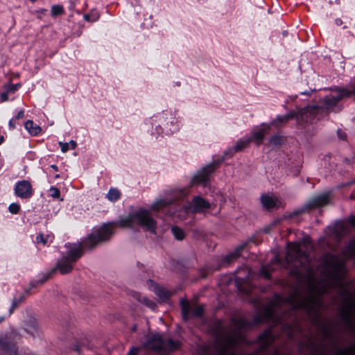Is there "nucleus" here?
<instances>
[{"label": "nucleus", "instance_id": "1", "mask_svg": "<svg viewBox=\"0 0 355 355\" xmlns=\"http://www.w3.org/2000/svg\"><path fill=\"white\" fill-rule=\"evenodd\" d=\"M343 261L331 255L324 259L322 280L316 282L311 272L306 275L298 270L291 272L298 281L299 285L285 300L293 309L302 308L309 313L316 315L320 306L319 295L328 287H337L343 300L342 316L347 327L355 329V293L349 285L343 282L345 271Z\"/></svg>", "mask_w": 355, "mask_h": 355}, {"label": "nucleus", "instance_id": "2", "mask_svg": "<svg viewBox=\"0 0 355 355\" xmlns=\"http://www.w3.org/2000/svg\"><path fill=\"white\" fill-rule=\"evenodd\" d=\"M140 225L145 230L156 233V222L146 210L141 209L121 218L118 224L121 227H132L134 223Z\"/></svg>", "mask_w": 355, "mask_h": 355}, {"label": "nucleus", "instance_id": "3", "mask_svg": "<svg viewBox=\"0 0 355 355\" xmlns=\"http://www.w3.org/2000/svg\"><path fill=\"white\" fill-rule=\"evenodd\" d=\"M69 248L67 255L62 258L57 263V268L62 274L71 272L73 268V263L83 254V246L80 243L69 245Z\"/></svg>", "mask_w": 355, "mask_h": 355}, {"label": "nucleus", "instance_id": "4", "mask_svg": "<svg viewBox=\"0 0 355 355\" xmlns=\"http://www.w3.org/2000/svg\"><path fill=\"white\" fill-rule=\"evenodd\" d=\"M317 110L316 107H306L297 113L290 112L286 115L278 116L274 121V123L278 125L280 123H286L289 119L295 117L297 119V121L309 122L316 114Z\"/></svg>", "mask_w": 355, "mask_h": 355}, {"label": "nucleus", "instance_id": "5", "mask_svg": "<svg viewBox=\"0 0 355 355\" xmlns=\"http://www.w3.org/2000/svg\"><path fill=\"white\" fill-rule=\"evenodd\" d=\"M112 225L105 224L94 233L89 235L85 240V246L89 250L94 249L100 243L106 241L112 234Z\"/></svg>", "mask_w": 355, "mask_h": 355}, {"label": "nucleus", "instance_id": "6", "mask_svg": "<svg viewBox=\"0 0 355 355\" xmlns=\"http://www.w3.org/2000/svg\"><path fill=\"white\" fill-rule=\"evenodd\" d=\"M220 162L214 161L207 166L199 170L192 179L193 182L205 183L209 180L210 174L214 173L216 168L219 166Z\"/></svg>", "mask_w": 355, "mask_h": 355}, {"label": "nucleus", "instance_id": "7", "mask_svg": "<svg viewBox=\"0 0 355 355\" xmlns=\"http://www.w3.org/2000/svg\"><path fill=\"white\" fill-rule=\"evenodd\" d=\"M211 207V204L200 196H195L191 204L186 207L187 211L191 213H202Z\"/></svg>", "mask_w": 355, "mask_h": 355}, {"label": "nucleus", "instance_id": "8", "mask_svg": "<svg viewBox=\"0 0 355 355\" xmlns=\"http://www.w3.org/2000/svg\"><path fill=\"white\" fill-rule=\"evenodd\" d=\"M330 202L329 194L323 193L314 196L306 204L301 211H305L309 209H315L329 204Z\"/></svg>", "mask_w": 355, "mask_h": 355}, {"label": "nucleus", "instance_id": "9", "mask_svg": "<svg viewBox=\"0 0 355 355\" xmlns=\"http://www.w3.org/2000/svg\"><path fill=\"white\" fill-rule=\"evenodd\" d=\"M300 244L299 243H290L288 245L287 253L286 259L288 263H291L296 259H300L302 262V259H306L305 254L300 250Z\"/></svg>", "mask_w": 355, "mask_h": 355}, {"label": "nucleus", "instance_id": "10", "mask_svg": "<svg viewBox=\"0 0 355 355\" xmlns=\"http://www.w3.org/2000/svg\"><path fill=\"white\" fill-rule=\"evenodd\" d=\"M15 193L21 198H29L33 194V189L31 182L28 180L18 182L15 187Z\"/></svg>", "mask_w": 355, "mask_h": 355}, {"label": "nucleus", "instance_id": "11", "mask_svg": "<svg viewBox=\"0 0 355 355\" xmlns=\"http://www.w3.org/2000/svg\"><path fill=\"white\" fill-rule=\"evenodd\" d=\"M182 316L184 320L189 319L191 315L193 317H200L204 312V308L201 305L194 306L191 311L190 304L187 301L181 302Z\"/></svg>", "mask_w": 355, "mask_h": 355}, {"label": "nucleus", "instance_id": "12", "mask_svg": "<svg viewBox=\"0 0 355 355\" xmlns=\"http://www.w3.org/2000/svg\"><path fill=\"white\" fill-rule=\"evenodd\" d=\"M144 345L148 349L161 350L163 340L158 334H148L146 336V342Z\"/></svg>", "mask_w": 355, "mask_h": 355}, {"label": "nucleus", "instance_id": "13", "mask_svg": "<svg viewBox=\"0 0 355 355\" xmlns=\"http://www.w3.org/2000/svg\"><path fill=\"white\" fill-rule=\"evenodd\" d=\"M347 92L346 90H342V92L339 94L325 97L323 100L325 107L330 108L335 105L339 100L344 96H347Z\"/></svg>", "mask_w": 355, "mask_h": 355}, {"label": "nucleus", "instance_id": "14", "mask_svg": "<svg viewBox=\"0 0 355 355\" xmlns=\"http://www.w3.org/2000/svg\"><path fill=\"white\" fill-rule=\"evenodd\" d=\"M261 202L266 209H271L277 206V200L270 196L263 195L261 197Z\"/></svg>", "mask_w": 355, "mask_h": 355}, {"label": "nucleus", "instance_id": "15", "mask_svg": "<svg viewBox=\"0 0 355 355\" xmlns=\"http://www.w3.org/2000/svg\"><path fill=\"white\" fill-rule=\"evenodd\" d=\"M25 128L28 130V132L32 135H38L42 129L40 126L35 125L34 122L31 120H28L25 123Z\"/></svg>", "mask_w": 355, "mask_h": 355}, {"label": "nucleus", "instance_id": "16", "mask_svg": "<svg viewBox=\"0 0 355 355\" xmlns=\"http://www.w3.org/2000/svg\"><path fill=\"white\" fill-rule=\"evenodd\" d=\"M154 292L157 295V297H159L160 300L164 301L169 297L171 295V293L166 290L165 288L155 286H154Z\"/></svg>", "mask_w": 355, "mask_h": 355}, {"label": "nucleus", "instance_id": "17", "mask_svg": "<svg viewBox=\"0 0 355 355\" xmlns=\"http://www.w3.org/2000/svg\"><path fill=\"white\" fill-rule=\"evenodd\" d=\"M172 202L171 200H167L164 199H159L156 200L151 206V209L153 211H158L168 205H169Z\"/></svg>", "mask_w": 355, "mask_h": 355}, {"label": "nucleus", "instance_id": "18", "mask_svg": "<svg viewBox=\"0 0 355 355\" xmlns=\"http://www.w3.org/2000/svg\"><path fill=\"white\" fill-rule=\"evenodd\" d=\"M179 347V343L174 341L171 339L168 340L166 342L163 341V345L161 350L173 351L178 349Z\"/></svg>", "mask_w": 355, "mask_h": 355}, {"label": "nucleus", "instance_id": "19", "mask_svg": "<svg viewBox=\"0 0 355 355\" xmlns=\"http://www.w3.org/2000/svg\"><path fill=\"white\" fill-rule=\"evenodd\" d=\"M250 141V139L245 140V141H239L236 144V146L234 147V148L231 149L230 150V152L232 155L234 153L242 150L243 149H244L245 148H246L248 146Z\"/></svg>", "mask_w": 355, "mask_h": 355}, {"label": "nucleus", "instance_id": "20", "mask_svg": "<svg viewBox=\"0 0 355 355\" xmlns=\"http://www.w3.org/2000/svg\"><path fill=\"white\" fill-rule=\"evenodd\" d=\"M272 340V336L270 334V332L267 331L265 332L261 337H260V343L263 346H266L268 345Z\"/></svg>", "mask_w": 355, "mask_h": 355}, {"label": "nucleus", "instance_id": "21", "mask_svg": "<svg viewBox=\"0 0 355 355\" xmlns=\"http://www.w3.org/2000/svg\"><path fill=\"white\" fill-rule=\"evenodd\" d=\"M171 232L178 240H182L184 238V232L180 227L175 226L171 228Z\"/></svg>", "mask_w": 355, "mask_h": 355}, {"label": "nucleus", "instance_id": "22", "mask_svg": "<svg viewBox=\"0 0 355 355\" xmlns=\"http://www.w3.org/2000/svg\"><path fill=\"white\" fill-rule=\"evenodd\" d=\"M107 197L110 201H116L120 197V192L116 189H110Z\"/></svg>", "mask_w": 355, "mask_h": 355}, {"label": "nucleus", "instance_id": "23", "mask_svg": "<svg viewBox=\"0 0 355 355\" xmlns=\"http://www.w3.org/2000/svg\"><path fill=\"white\" fill-rule=\"evenodd\" d=\"M51 12L53 17H56L64 13V8L60 5H53L51 7Z\"/></svg>", "mask_w": 355, "mask_h": 355}, {"label": "nucleus", "instance_id": "24", "mask_svg": "<svg viewBox=\"0 0 355 355\" xmlns=\"http://www.w3.org/2000/svg\"><path fill=\"white\" fill-rule=\"evenodd\" d=\"M344 254L347 257H353L355 255V242H351L345 249Z\"/></svg>", "mask_w": 355, "mask_h": 355}, {"label": "nucleus", "instance_id": "25", "mask_svg": "<svg viewBox=\"0 0 355 355\" xmlns=\"http://www.w3.org/2000/svg\"><path fill=\"white\" fill-rule=\"evenodd\" d=\"M263 136H264L263 130H260L259 131L255 132L253 134L252 139L250 140L251 141L252 139H253L257 144H259L261 143V140L263 139Z\"/></svg>", "mask_w": 355, "mask_h": 355}, {"label": "nucleus", "instance_id": "26", "mask_svg": "<svg viewBox=\"0 0 355 355\" xmlns=\"http://www.w3.org/2000/svg\"><path fill=\"white\" fill-rule=\"evenodd\" d=\"M336 355H355V345L345 350L338 351Z\"/></svg>", "mask_w": 355, "mask_h": 355}, {"label": "nucleus", "instance_id": "27", "mask_svg": "<svg viewBox=\"0 0 355 355\" xmlns=\"http://www.w3.org/2000/svg\"><path fill=\"white\" fill-rule=\"evenodd\" d=\"M284 139L282 137L275 135L270 138V144L273 146H279L283 142Z\"/></svg>", "mask_w": 355, "mask_h": 355}, {"label": "nucleus", "instance_id": "28", "mask_svg": "<svg viewBox=\"0 0 355 355\" xmlns=\"http://www.w3.org/2000/svg\"><path fill=\"white\" fill-rule=\"evenodd\" d=\"M240 256V254H239V250H236V252L232 253V254H230L229 255H227L225 259H224V261L225 262H227V263H230L232 261L236 259L237 257H239Z\"/></svg>", "mask_w": 355, "mask_h": 355}, {"label": "nucleus", "instance_id": "29", "mask_svg": "<svg viewBox=\"0 0 355 355\" xmlns=\"http://www.w3.org/2000/svg\"><path fill=\"white\" fill-rule=\"evenodd\" d=\"M8 210L11 214H16L20 210V206L17 203H12L8 207Z\"/></svg>", "mask_w": 355, "mask_h": 355}, {"label": "nucleus", "instance_id": "30", "mask_svg": "<svg viewBox=\"0 0 355 355\" xmlns=\"http://www.w3.org/2000/svg\"><path fill=\"white\" fill-rule=\"evenodd\" d=\"M141 302L152 309H154L155 308V304L153 302L148 300V298H146V297H143Z\"/></svg>", "mask_w": 355, "mask_h": 355}, {"label": "nucleus", "instance_id": "31", "mask_svg": "<svg viewBox=\"0 0 355 355\" xmlns=\"http://www.w3.org/2000/svg\"><path fill=\"white\" fill-rule=\"evenodd\" d=\"M11 91L12 90H7V91L2 92L0 94V99H1V102H5L8 100V96H9Z\"/></svg>", "mask_w": 355, "mask_h": 355}, {"label": "nucleus", "instance_id": "32", "mask_svg": "<svg viewBox=\"0 0 355 355\" xmlns=\"http://www.w3.org/2000/svg\"><path fill=\"white\" fill-rule=\"evenodd\" d=\"M272 269L269 266L263 267L261 269V274L266 278L270 277V272Z\"/></svg>", "mask_w": 355, "mask_h": 355}, {"label": "nucleus", "instance_id": "33", "mask_svg": "<svg viewBox=\"0 0 355 355\" xmlns=\"http://www.w3.org/2000/svg\"><path fill=\"white\" fill-rule=\"evenodd\" d=\"M307 348L312 352L318 350L317 346L313 341L309 340L307 343Z\"/></svg>", "mask_w": 355, "mask_h": 355}, {"label": "nucleus", "instance_id": "34", "mask_svg": "<svg viewBox=\"0 0 355 355\" xmlns=\"http://www.w3.org/2000/svg\"><path fill=\"white\" fill-rule=\"evenodd\" d=\"M52 191L51 196L53 198H58L60 196V191L55 187H51L50 189Z\"/></svg>", "mask_w": 355, "mask_h": 355}, {"label": "nucleus", "instance_id": "35", "mask_svg": "<svg viewBox=\"0 0 355 355\" xmlns=\"http://www.w3.org/2000/svg\"><path fill=\"white\" fill-rule=\"evenodd\" d=\"M59 145L61 147V150L63 153H66L69 150V144L68 143H63V142H59Z\"/></svg>", "mask_w": 355, "mask_h": 355}, {"label": "nucleus", "instance_id": "36", "mask_svg": "<svg viewBox=\"0 0 355 355\" xmlns=\"http://www.w3.org/2000/svg\"><path fill=\"white\" fill-rule=\"evenodd\" d=\"M36 241L37 243H42L43 245H45L46 243V239L44 238L42 234H40L37 236Z\"/></svg>", "mask_w": 355, "mask_h": 355}, {"label": "nucleus", "instance_id": "37", "mask_svg": "<svg viewBox=\"0 0 355 355\" xmlns=\"http://www.w3.org/2000/svg\"><path fill=\"white\" fill-rule=\"evenodd\" d=\"M138 352H139V348L132 347L128 352V355H137Z\"/></svg>", "mask_w": 355, "mask_h": 355}, {"label": "nucleus", "instance_id": "38", "mask_svg": "<svg viewBox=\"0 0 355 355\" xmlns=\"http://www.w3.org/2000/svg\"><path fill=\"white\" fill-rule=\"evenodd\" d=\"M83 17L87 21H95L98 19V17L91 19L90 16L89 15H85Z\"/></svg>", "mask_w": 355, "mask_h": 355}, {"label": "nucleus", "instance_id": "39", "mask_svg": "<svg viewBox=\"0 0 355 355\" xmlns=\"http://www.w3.org/2000/svg\"><path fill=\"white\" fill-rule=\"evenodd\" d=\"M17 302L16 301H14L11 306L10 311H9L10 314H11L12 313L13 310L17 307Z\"/></svg>", "mask_w": 355, "mask_h": 355}, {"label": "nucleus", "instance_id": "40", "mask_svg": "<svg viewBox=\"0 0 355 355\" xmlns=\"http://www.w3.org/2000/svg\"><path fill=\"white\" fill-rule=\"evenodd\" d=\"M349 223L355 227V216H351L349 218Z\"/></svg>", "mask_w": 355, "mask_h": 355}, {"label": "nucleus", "instance_id": "41", "mask_svg": "<svg viewBox=\"0 0 355 355\" xmlns=\"http://www.w3.org/2000/svg\"><path fill=\"white\" fill-rule=\"evenodd\" d=\"M24 117V111L23 110H21L19 111L17 116H16V118L19 119H22Z\"/></svg>", "mask_w": 355, "mask_h": 355}, {"label": "nucleus", "instance_id": "42", "mask_svg": "<svg viewBox=\"0 0 355 355\" xmlns=\"http://www.w3.org/2000/svg\"><path fill=\"white\" fill-rule=\"evenodd\" d=\"M68 144H69V146L70 145L71 148H73V149H74L76 147V143L73 140L70 141V142Z\"/></svg>", "mask_w": 355, "mask_h": 355}, {"label": "nucleus", "instance_id": "43", "mask_svg": "<svg viewBox=\"0 0 355 355\" xmlns=\"http://www.w3.org/2000/svg\"><path fill=\"white\" fill-rule=\"evenodd\" d=\"M9 125H10V128H15V123H14L13 120H12V119H11V120H10V121H9Z\"/></svg>", "mask_w": 355, "mask_h": 355}, {"label": "nucleus", "instance_id": "44", "mask_svg": "<svg viewBox=\"0 0 355 355\" xmlns=\"http://www.w3.org/2000/svg\"><path fill=\"white\" fill-rule=\"evenodd\" d=\"M309 239H304L303 241V245L306 247L307 245H309Z\"/></svg>", "mask_w": 355, "mask_h": 355}, {"label": "nucleus", "instance_id": "45", "mask_svg": "<svg viewBox=\"0 0 355 355\" xmlns=\"http://www.w3.org/2000/svg\"><path fill=\"white\" fill-rule=\"evenodd\" d=\"M350 87H351L352 89H355V79L352 80Z\"/></svg>", "mask_w": 355, "mask_h": 355}, {"label": "nucleus", "instance_id": "46", "mask_svg": "<svg viewBox=\"0 0 355 355\" xmlns=\"http://www.w3.org/2000/svg\"><path fill=\"white\" fill-rule=\"evenodd\" d=\"M279 262V258L275 257V259L272 261V263H278Z\"/></svg>", "mask_w": 355, "mask_h": 355}, {"label": "nucleus", "instance_id": "47", "mask_svg": "<svg viewBox=\"0 0 355 355\" xmlns=\"http://www.w3.org/2000/svg\"><path fill=\"white\" fill-rule=\"evenodd\" d=\"M283 301H284V299L282 298L281 297H278L277 299V304L281 303Z\"/></svg>", "mask_w": 355, "mask_h": 355}, {"label": "nucleus", "instance_id": "48", "mask_svg": "<svg viewBox=\"0 0 355 355\" xmlns=\"http://www.w3.org/2000/svg\"><path fill=\"white\" fill-rule=\"evenodd\" d=\"M49 278V275H46V276H45V278H44L43 280H42V281H41V282L42 283V282H45V281H46V279H48Z\"/></svg>", "mask_w": 355, "mask_h": 355}, {"label": "nucleus", "instance_id": "49", "mask_svg": "<svg viewBox=\"0 0 355 355\" xmlns=\"http://www.w3.org/2000/svg\"><path fill=\"white\" fill-rule=\"evenodd\" d=\"M336 24L337 25H340V24H341V20H340V19H336Z\"/></svg>", "mask_w": 355, "mask_h": 355}, {"label": "nucleus", "instance_id": "50", "mask_svg": "<svg viewBox=\"0 0 355 355\" xmlns=\"http://www.w3.org/2000/svg\"><path fill=\"white\" fill-rule=\"evenodd\" d=\"M32 323H33V327H35V326H36V324H37V322H36V321H35V319H33V320H32Z\"/></svg>", "mask_w": 355, "mask_h": 355}, {"label": "nucleus", "instance_id": "51", "mask_svg": "<svg viewBox=\"0 0 355 355\" xmlns=\"http://www.w3.org/2000/svg\"><path fill=\"white\" fill-rule=\"evenodd\" d=\"M51 168H53L55 171H58V167L55 165H51Z\"/></svg>", "mask_w": 355, "mask_h": 355}, {"label": "nucleus", "instance_id": "52", "mask_svg": "<svg viewBox=\"0 0 355 355\" xmlns=\"http://www.w3.org/2000/svg\"><path fill=\"white\" fill-rule=\"evenodd\" d=\"M176 87H181L182 85H181V83L180 82H178L175 85Z\"/></svg>", "mask_w": 355, "mask_h": 355}, {"label": "nucleus", "instance_id": "53", "mask_svg": "<svg viewBox=\"0 0 355 355\" xmlns=\"http://www.w3.org/2000/svg\"><path fill=\"white\" fill-rule=\"evenodd\" d=\"M2 141H3V137H0V144L2 143Z\"/></svg>", "mask_w": 355, "mask_h": 355}, {"label": "nucleus", "instance_id": "54", "mask_svg": "<svg viewBox=\"0 0 355 355\" xmlns=\"http://www.w3.org/2000/svg\"><path fill=\"white\" fill-rule=\"evenodd\" d=\"M4 320L3 317L0 318V322Z\"/></svg>", "mask_w": 355, "mask_h": 355}, {"label": "nucleus", "instance_id": "55", "mask_svg": "<svg viewBox=\"0 0 355 355\" xmlns=\"http://www.w3.org/2000/svg\"><path fill=\"white\" fill-rule=\"evenodd\" d=\"M55 178H60V175L58 174V175H55Z\"/></svg>", "mask_w": 355, "mask_h": 355}, {"label": "nucleus", "instance_id": "56", "mask_svg": "<svg viewBox=\"0 0 355 355\" xmlns=\"http://www.w3.org/2000/svg\"><path fill=\"white\" fill-rule=\"evenodd\" d=\"M132 330H133V331H135V330H136V327H134L132 328Z\"/></svg>", "mask_w": 355, "mask_h": 355}, {"label": "nucleus", "instance_id": "57", "mask_svg": "<svg viewBox=\"0 0 355 355\" xmlns=\"http://www.w3.org/2000/svg\"><path fill=\"white\" fill-rule=\"evenodd\" d=\"M340 137H341L342 139H344V138H345V137H344V136L343 137V135H340Z\"/></svg>", "mask_w": 355, "mask_h": 355}, {"label": "nucleus", "instance_id": "58", "mask_svg": "<svg viewBox=\"0 0 355 355\" xmlns=\"http://www.w3.org/2000/svg\"><path fill=\"white\" fill-rule=\"evenodd\" d=\"M340 137H341L342 139H344V138H345V137H344V136L343 137V135H340Z\"/></svg>", "mask_w": 355, "mask_h": 355}]
</instances>
